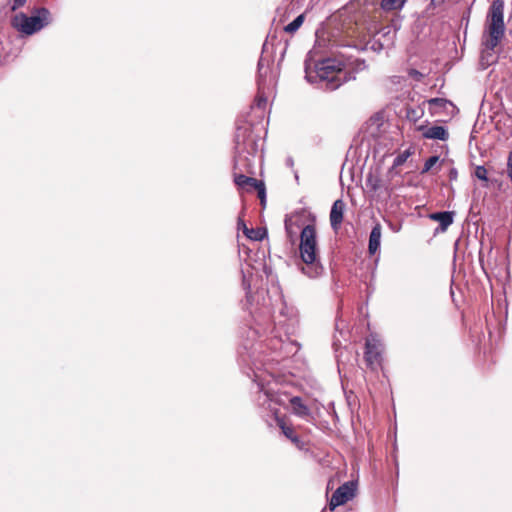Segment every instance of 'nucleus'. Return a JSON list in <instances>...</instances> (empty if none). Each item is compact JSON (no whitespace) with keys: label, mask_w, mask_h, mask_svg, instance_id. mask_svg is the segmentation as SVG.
I'll use <instances>...</instances> for the list:
<instances>
[{"label":"nucleus","mask_w":512,"mask_h":512,"mask_svg":"<svg viewBox=\"0 0 512 512\" xmlns=\"http://www.w3.org/2000/svg\"><path fill=\"white\" fill-rule=\"evenodd\" d=\"M254 190H257L258 197L261 200V203L264 204L265 197H266V191H265V185L262 181H260L254 188Z\"/></svg>","instance_id":"aec40b11"},{"label":"nucleus","mask_w":512,"mask_h":512,"mask_svg":"<svg viewBox=\"0 0 512 512\" xmlns=\"http://www.w3.org/2000/svg\"><path fill=\"white\" fill-rule=\"evenodd\" d=\"M263 79L265 80L266 84L269 82V76L263 77Z\"/></svg>","instance_id":"cd10ccee"},{"label":"nucleus","mask_w":512,"mask_h":512,"mask_svg":"<svg viewBox=\"0 0 512 512\" xmlns=\"http://www.w3.org/2000/svg\"><path fill=\"white\" fill-rule=\"evenodd\" d=\"M244 225H245V223H244L241 219H239V221H238V227H239V228H240V227H242V229L244 230Z\"/></svg>","instance_id":"a878e982"},{"label":"nucleus","mask_w":512,"mask_h":512,"mask_svg":"<svg viewBox=\"0 0 512 512\" xmlns=\"http://www.w3.org/2000/svg\"><path fill=\"white\" fill-rule=\"evenodd\" d=\"M244 234L246 235V237H248L249 239L251 240H254V241H261L265 238L266 236V230L264 229H261V228H247L246 225H244Z\"/></svg>","instance_id":"4468645a"},{"label":"nucleus","mask_w":512,"mask_h":512,"mask_svg":"<svg viewBox=\"0 0 512 512\" xmlns=\"http://www.w3.org/2000/svg\"><path fill=\"white\" fill-rule=\"evenodd\" d=\"M457 177V171L455 169H452L450 171V179H455Z\"/></svg>","instance_id":"393cba45"},{"label":"nucleus","mask_w":512,"mask_h":512,"mask_svg":"<svg viewBox=\"0 0 512 512\" xmlns=\"http://www.w3.org/2000/svg\"><path fill=\"white\" fill-rule=\"evenodd\" d=\"M504 33V5L501 0H494L489 9L482 34L481 53L483 59H487L496 52Z\"/></svg>","instance_id":"f257e3e1"},{"label":"nucleus","mask_w":512,"mask_h":512,"mask_svg":"<svg viewBox=\"0 0 512 512\" xmlns=\"http://www.w3.org/2000/svg\"><path fill=\"white\" fill-rule=\"evenodd\" d=\"M411 74L421 76V74L419 72H417L416 70H411Z\"/></svg>","instance_id":"bb28decb"},{"label":"nucleus","mask_w":512,"mask_h":512,"mask_svg":"<svg viewBox=\"0 0 512 512\" xmlns=\"http://www.w3.org/2000/svg\"><path fill=\"white\" fill-rule=\"evenodd\" d=\"M51 23V14L46 8H36L31 15L23 12L15 14L11 25L24 35H33Z\"/></svg>","instance_id":"20e7f679"},{"label":"nucleus","mask_w":512,"mask_h":512,"mask_svg":"<svg viewBox=\"0 0 512 512\" xmlns=\"http://www.w3.org/2000/svg\"><path fill=\"white\" fill-rule=\"evenodd\" d=\"M235 184L237 186H239L240 188H246L248 187L249 190H252L260 181L255 179V178H252V177H248V176H245V175H236L235 176Z\"/></svg>","instance_id":"ddd939ff"},{"label":"nucleus","mask_w":512,"mask_h":512,"mask_svg":"<svg viewBox=\"0 0 512 512\" xmlns=\"http://www.w3.org/2000/svg\"><path fill=\"white\" fill-rule=\"evenodd\" d=\"M365 361L366 364L375 368L381 362V343L374 337L368 338L365 345Z\"/></svg>","instance_id":"0eeeda50"},{"label":"nucleus","mask_w":512,"mask_h":512,"mask_svg":"<svg viewBox=\"0 0 512 512\" xmlns=\"http://www.w3.org/2000/svg\"><path fill=\"white\" fill-rule=\"evenodd\" d=\"M345 210V203L342 199L336 200L330 211V223L331 227L337 231L343 221Z\"/></svg>","instance_id":"1a4fd4ad"},{"label":"nucleus","mask_w":512,"mask_h":512,"mask_svg":"<svg viewBox=\"0 0 512 512\" xmlns=\"http://www.w3.org/2000/svg\"><path fill=\"white\" fill-rule=\"evenodd\" d=\"M430 219L439 222L440 230L446 231L447 228L453 223L454 212L444 211L430 214Z\"/></svg>","instance_id":"9b49d317"},{"label":"nucleus","mask_w":512,"mask_h":512,"mask_svg":"<svg viewBox=\"0 0 512 512\" xmlns=\"http://www.w3.org/2000/svg\"><path fill=\"white\" fill-rule=\"evenodd\" d=\"M277 424L281 428L283 434L294 443L299 442V437L295 434L292 427L287 426L283 419L277 418Z\"/></svg>","instance_id":"dca6fc26"},{"label":"nucleus","mask_w":512,"mask_h":512,"mask_svg":"<svg viewBox=\"0 0 512 512\" xmlns=\"http://www.w3.org/2000/svg\"><path fill=\"white\" fill-rule=\"evenodd\" d=\"M279 76V66H259L258 69V92L255 98V105L265 109L268 98L273 93Z\"/></svg>","instance_id":"39448f33"},{"label":"nucleus","mask_w":512,"mask_h":512,"mask_svg":"<svg viewBox=\"0 0 512 512\" xmlns=\"http://www.w3.org/2000/svg\"><path fill=\"white\" fill-rule=\"evenodd\" d=\"M381 236H382V227L378 223L372 228L370 236H369L368 250H369L370 254H375L378 251V249L380 248Z\"/></svg>","instance_id":"f8f14e48"},{"label":"nucleus","mask_w":512,"mask_h":512,"mask_svg":"<svg viewBox=\"0 0 512 512\" xmlns=\"http://www.w3.org/2000/svg\"><path fill=\"white\" fill-rule=\"evenodd\" d=\"M475 176L483 181H487V170L484 166H477L475 169Z\"/></svg>","instance_id":"412c9836"},{"label":"nucleus","mask_w":512,"mask_h":512,"mask_svg":"<svg viewBox=\"0 0 512 512\" xmlns=\"http://www.w3.org/2000/svg\"><path fill=\"white\" fill-rule=\"evenodd\" d=\"M292 413L297 417L310 421L312 419V412L310 408L304 403L303 399L299 396H294L289 400Z\"/></svg>","instance_id":"6e6552de"},{"label":"nucleus","mask_w":512,"mask_h":512,"mask_svg":"<svg viewBox=\"0 0 512 512\" xmlns=\"http://www.w3.org/2000/svg\"><path fill=\"white\" fill-rule=\"evenodd\" d=\"M419 130L423 131L422 135L426 139H437L445 141L448 139L449 134L446 128L443 126H432L429 128L419 127Z\"/></svg>","instance_id":"9d476101"},{"label":"nucleus","mask_w":512,"mask_h":512,"mask_svg":"<svg viewBox=\"0 0 512 512\" xmlns=\"http://www.w3.org/2000/svg\"><path fill=\"white\" fill-rule=\"evenodd\" d=\"M346 71L340 66H305V78L311 84L334 90L348 81Z\"/></svg>","instance_id":"7ed1b4c3"},{"label":"nucleus","mask_w":512,"mask_h":512,"mask_svg":"<svg viewBox=\"0 0 512 512\" xmlns=\"http://www.w3.org/2000/svg\"><path fill=\"white\" fill-rule=\"evenodd\" d=\"M407 0H381L380 6L384 11L400 10Z\"/></svg>","instance_id":"2eb2a0df"},{"label":"nucleus","mask_w":512,"mask_h":512,"mask_svg":"<svg viewBox=\"0 0 512 512\" xmlns=\"http://www.w3.org/2000/svg\"><path fill=\"white\" fill-rule=\"evenodd\" d=\"M299 251L301 259L305 264L301 268L302 272L310 278L319 276L323 268L317 258V234L314 225H307L302 229Z\"/></svg>","instance_id":"f03ea898"},{"label":"nucleus","mask_w":512,"mask_h":512,"mask_svg":"<svg viewBox=\"0 0 512 512\" xmlns=\"http://www.w3.org/2000/svg\"><path fill=\"white\" fill-rule=\"evenodd\" d=\"M429 110L432 114L437 112L438 108H445L448 101L443 98H432L427 101Z\"/></svg>","instance_id":"f3484780"},{"label":"nucleus","mask_w":512,"mask_h":512,"mask_svg":"<svg viewBox=\"0 0 512 512\" xmlns=\"http://www.w3.org/2000/svg\"><path fill=\"white\" fill-rule=\"evenodd\" d=\"M286 230H287V232H288L289 234L291 233L287 222H286Z\"/></svg>","instance_id":"c85d7f7f"},{"label":"nucleus","mask_w":512,"mask_h":512,"mask_svg":"<svg viewBox=\"0 0 512 512\" xmlns=\"http://www.w3.org/2000/svg\"><path fill=\"white\" fill-rule=\"evenodd\" d=\"M408 153H404V154H401V155H398L395 159H394V166H400L402 165L407 157H408Z\"/></svg>","instance_id":"5701e85b"},{"label":"nucleus","mask_w":512,"mask_h":512,"mask_svg":"<svg viewBox=\"0 0 512 512\" xmlns=\"http://www.w3.org/2000/svg\"><path fill=\"white\" fill-rule=\"evenodd\" d=\"M27 0H8L10 8L12 11H16L17 9L23 7Z\"/></svg>","instance_id":"4be33fe9"},{"label":"nucleus","mask_w":512,"mask_h":512,"mask_svg":"<svg viewBox=\"0 0 512 512\" xmlns=\"http://www.w3.org/2000/svg\"><path fill=\"white\" fill-rule=\"evenodd\" d=\"M508 174L512 180V152L510 153L509 158H508Z\"/></svg>","instance_id":"b1692460"},{"label":"nucleus","mask_w":512,"mask_h":512,"mask_svg":"<svg viewBox=\"0 0 512 512\" xmlns=\"http://www.w3.org/2000/svg\"><path fill=\"white\" fill-rule=\"evenodd\" d=\"M305 19V15L301 14L298 17H296L291 23L285 26L284 30L287 33L293 34L295 33L303 24Z\"/></svg>","instance_id":"a211bd4d"},{"label":"nucleus","mask_w":512,"mask_h":512,"mask_svg":"<svg viewBox=\"0 0 512 512\" xmlns=\"http://www.w3.org/2000/svg\"><path fill=\"white\" fill-rule=\"evenodd\" d=\"M438 161H439L438 156H432V157L428 158L424 164V167H423L421 173H427L428 171H430L433 168V166L438 163Z\"/></svg>","instance_id":"6ab92c4d"},{"label":"nucleus","mask_w":512,"mask_h":512,"mask_svg":"<svg viewBox=\"0 0 512 512\" xmlns=\"http://www.w3.org/2000/svg\"><path fill=\"white\" fill-rule=\"evenodd\" d=\"M356 486L353 482H346L336 489L329 502L330 510L344 505L355 496Z\"/></svg>","instance_id":"423d86ee"}]
</instances>
